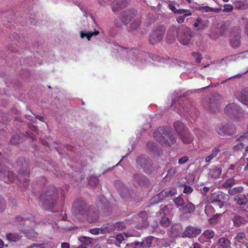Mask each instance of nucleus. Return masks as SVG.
<instances>
[{"instance_id":"obj_60","label":"nucleus","mask_w":248,"mask_h":248,"mask_svg":"<svg viewBox=\"0 0 248 248\" xmlns=\"http://www.w3.org/2000/svg\"><path fill=\"white\" fill-rule=\"evenodd\" d=\"M233 6L231 4H225L223 11L226 12H229L232 10Z\"/></svg>"},{"instance_id":"obj_48","label":"nucleus","mask_w":248,"mask_h":248,"mask_svg":"<svg viewBox=\"0 0 248 248\" xmlns=\"http://www.w3.org/2000/svg\"><path fill=\"white\" fill-rule=\"evenodd\" d=\"M245 140H248V130L243 133L239 137L236 139V141H245Z\"/></svg>"},{"instance_id":"obj_37","label":"nucleus","mask_w":248,"mask_h":248,"mask_svg":"<svg viewBox=\"0 0 248 248\" xmlns=\"http://www.w3.org/2000/svg\"><path fill=\"white\" fill-rule=\"evenodd\" d=\"M235 184V181L233 178L227 180L223 184L222 187L225 188H229L233 186Z\"/></svg>"},{"instance_id":"obj_34","label":"nucleus","mask_w":248,"mask_h":248,"mask_svg":"<svg viewBox=\"0 0 248 248\" xmlns=\"http://www.w3.org/2000/svg\"><path fill=\"white\" fill-rule=\"evenodd\" d=\"M119 192L121 197L124 200L127 201L130 199V194L128 190L126 188L124 187L122 190L119 189Z\"/></svg>"},{"instance_id":"obj_46","label":"nucleus","mask_w":248,"mask_h":248,"mask_svg":"<svg viewBox=\"0 0 248 248\" xmlns=\"http://www.w3.org/2000/svg\"><path fill=\"white\" fill-rule=\"evenodd\" d=\"M20 141V138L18 135H14L11 137L10 143L13 144H18Z\"/></svg>"},{"instance_id":"obj_55","label":"nucleus","mask_w":248,"mask_h":248,"mask_svg":"<svg viewBox=\"0 0 248 248\" xmlns=\"http://www.w3.org/2000/svg\"><path fill=\"white\" fill-rule=\"evenodd\" d=\"M202 9H203L206 12H218L219 11L218 9L213 8L208 6L202 7Z\"/></svg>"},{"instance_id":"obj_11","label":"nucleus","mask_w":248,"mask_h":248,"mask_svg":"<svg viewBox=\"0 0 248 248\" xmlns=\"http://www.w3.org/2000/svg\"><path fill=\"white\" fill-rule=\"evenodd\" d=\"M224 112L226 115L231 117H236L237 119L239 115L242 114V109L234 103L228 105L225 108Z\"/></svg>"},{"instance_id":"obj_62","label":"nucleus","mask_w":248,"mask_h":248,"mask_svg":"<svg viewBox=\"0 0 248 248\" xmlns=\"http://www.w3.org/2000/svg\"><path fill=\"white\" fill-rule=\"evenodd\" d=\"M116 239L119 242L122 243L124 240V238L122 234H119L116 235Z\"/></svg>"},{"instance_id":"obj_61","label":"nucleus","mask_w":248,"mask_h":248,"mask_svg":"<svg viewBox=\"0 0 248 248\" xmlns=\"http://www.w3.org/2000/svg\"><path fill=\"white\" fill-rule=\"evenodd\" d=\"M195 134L197 135V136L198 138H199V137H202L203 136V134H204L203 132L201 131L199 129H195Z\"/></svg>"},{"instance_id":"obj_43","label":"nucleus","mask_w":248,"mask_h":248,"mask_svg":"<svg viewBox=\"0 0 248 248\" xmlns=\"http://www.w3.org/2000/svg\"><path fill=\"white\" fill-rule=\"evenodd\" d=\"M241 162V167L242 166H244V170L245 171H248V158H242L240 160Z\"/></svg>"},{"instance_id":"obj_63","label":"nucleus","mask_w":248,"mask_h":248,"mask_svg":"<svg viewBox=\"0 0 248 248\" xmlns=\"http://www.w3.org/2000/svg\"><path fill=\"white\" fill-rule=\"evenodd\" d=\"M229 169L231 170H233L234 172H237V173H238L239 171V170H240L239 168H237V169L236 168L235 164H232V165H231V166H230Z\"/></svg>"},{"instance_id":"obj_45","label":"nucleus","mask_w":248,"mask_h":248,"mask_svg":"<svg viewBox=\"0 0 248 248\" xmlns=\"http://www.w3.org/2000/svg\"><path fill=\"white\" fill-rule=\"evenodd\" d=\"M160 224L161 226L167 227L170 225V221L167 217H162L160 220Z\"/></svg>"},{"instance_id":"obj_54","label":"nucleus","mask_w":248,"mask_h":248,"mask_svg":"<svg viewBox=\"0 0 248 248\" xmlns=\"http://www.w3.org/2000/svg\"><path fill=\"white\" fill-rule=\"evenodd\" d=\"M138 216L140 217L143 221L146 222L147 220V214L145 211H141L140 212Z\"/></svg>"},{"instance_id":"obj_33","label":"nucleus","mask_w":248,"mask_h":248,"mask_svg":"<svg viewBox=\"0 0 248 248\" xmlns=\"http://www.w3.org/2000/svg\"><path fill=\"white\" fill-rule=\"evenodd\" d=\"M174 202L176 207L179 209V211L182 206L185 204V201L181 196H179L174 200Z\"/></svg>"},{"instance_id":"obj_29","label":"nucleus","mask_w":248,"mask_h":248,"mask_svg":"<svg viewBox=\"0 0 248 248\" xmlns=\"http://www.w3.org/2000/svg\"><path fill=\"white\" fill-rule=\"evenodd\" d=\"M221 169L217 167H214L210 170L209 175L213 178L217 179L219 177L221 174Z\"/></svg>"},{"instance_id":"obj_42","label":"nucleus","mask_w":248,"mask_h":248,"mask_svg":"<svg viewBox=\"0 0 248 248\" xmlns=\"http://www.w3.org/2000/svg\"><path fill=\"white\" fill-rule=\"evenodd\" d=\"M126 246L129 248H143L141 242H134L127 244Z\"/></svg>"},{"instance_id":"obj_18","label":"nucleus","mask_w":248,"mask_h":248,"mask_svg":"<svg viewBox=\"0 0 248 248\" xmlns=\"http://www.w3.org/2000/svg\"><path fill=\"white\" fill-rule=\"evenodd\" d=\"M232 221L233 225L236 227H239L242 225L245 224L246 223H248V218L246 219L243 217L234 214V216L232 218Z\"/></svg>"},{"instance_id":"obj_12","label":"nucleus","mask_w":248,"mask_h":248,"mask_svg":"<svg viewBox=\"0 0 248 248\" xmlns=\"http://www.w3.org/2000/svg\"><path fill=\"white\" fill-rule=\"evenodd\" d=\"M177 189L174 187H170L163 189L160 193L154 197V202L158 199L156 202H159L166 197H172L177 194Z\"/></svg>"},{"instance_id":"obj_28","label":"nucleus","mask_w":248,"mask_h":248,"mask_svg":"<svg viewBox=\"0 0 248 248\" xmlns=\"http://www.w3.org/2000/svg\"><path fill=\"white\" fill-rule=\"evenodd\" d=\"M221 151L220 148L218 147H214L211 152V154L205 157V161L206 162H210L212 159L216 157L218 154Z\"/></svg>"},{"instance_id":"obj_27","label":"nucleus","mask_w":248,"mask_h":248,"mask_svg":"<svg viewBox=\"0 0 248 248\" xmlns=\"http://www.w3.org/2000/svg\"><path fill=\"white\" fill-rule=\"evenodd\" d=\"M234 201L240 205H245L248 202V199L244 194H240L235 196Z\"/></svg>"},{"instance_id":"obj_38","label":"nucleus","mask_w":248,"mask_h":248,"mask_svg":"<svg viewBox=\"0 0 248 248\" xmlns=\"http://www.w3.org/2000/svg\"><path fill=\"white\" fill-rule=\"evenodd\" d=\"M240 97L242 100L248 105V90H243L240 93Z\"/></svg>"},{"instance_id":"obj_3","label":"nucleus","mask_w":248,"mask_h":248,"mask_svg":"<svg viewBox=\"0 0 248 248\" xmlns=\"http://www.w3.org/2000/svg\"><path fill=\"white\" fill-rule=\"evenodd\" d=\"M90 207L83 199L79 198L73 202L71 211L75 216L84 217Z\"/></svg>"},{"instance_id":"obj_64","label":"nucleus","mask_w":248,"mask_h":248,"mask_svg":"<svg viewBox=\"0 0 248 248\" xmlns=\"http://www.w3.org/2000/svg\"><path fill=\"white\" fill-rule=\"evenodd\" d=\"M28 127L33 131H35L37 129L36 127L31 123L28 124Z\"/></svg>"},{"instance_id":"obj_25","label":"nucleus","mask_w":248,"mask_h":248,"mask_svg":"<svg viewBox=\"0 0 248 248\" xmlns=\"http://www.w3.org/2000/svg\"><path fill=\"white\" fill-rule=\"evenodd\" d=\"M246 234L244 232H238L234 238V244L236 245L237 242L240 243L247 247L246 243Z\"/></svg>"},{"instance_id":"obj_49","label":"nucleus","mask_w":248,"mask_h":248,"mask_svg":"<svg viewBox=\"0 0 248 248\" xmlns=\"http://www.w3.org/2000/svg\"><path fill=\"white\" fill-rule=\"evenodd\" d=\"M184 189L183 190V192L186 194H190L193 191V188L190 186H188L186 185H183Z\"/></svg>"},{"instance_id":"obj_57","label":"nucleus","mask_w":248,"mask_h":248,"mask_svg":"<svg viewBox=\"0 0 248 248\" xmlns=\"http://www.w3.org/2000/svg\"><path fill=\"white\" fill-rule=\"evenodd\" d=\"M89 232L94 235H97L99 233H101V229L100 228H94L91 229Z\"/></svg>"},{"instance_id":"obj_6","label":"nucleus","mask_w":248,"mask_h":248,"mask_svg":"<svg viewBox=\"0 0 248 248\" xmlns=\"http://www.w3.org/2000/svg\"><path fill=\"white\" fill-rule=\"evenodd\" d=\"M137 166L139 169H142L146 174H150L154 171L153 162L147 156L142 155L138 156L136 159Z\"/></svg>"},{"instance_id":"obj_9","label":"nucleus","mask_w":248,"mask_h":248,"mask_svg":"<svg viewBox=\"0 0 248 248\" xmlns=\"http://www.w3.org/2000/svg\"><path fill=\"white\" fill-rule=\"evenodd\" d=\"M177 37L181 44L187 45L190 43L192 37V32L188 28H179L177 31Z\"/></svg>"},{"instance_id":"obj_50","label":"nucleus","mask_w":248,"mask_h":248,"mask_svg":"<svg viewBox=\"0 0 248 248\" xmlns=\"http://www.w3.org/2000/svg\"><path fill=\"white\" fill-rule=\"evenodd\" d=\"M192 56L195 58V62L197 63H200L201 62L202 57L201 54L199 52H193Z\"/></svg>"},{"instance_id":"obj_53","label":"nucleus","mask_w":248,"mask_h":248,"mask_svg":"<svg viewBox=\"0 0 248 248\" xmlns=\"http://www.w3.org/2000/svg\"><path fill=\"white\" fill-rule=\"evenodd\" d=\"M15 175L12 171L8 172V182H7L6 180H4L3 181L6 183H12L14 180Z\"/></svg>"},{"instance_id":"obj_41","label":"nucleus","mask_w":248,"mask_h":248,"mask_svg":"<svg viewBox=\"0 0 248 248\" xmlns=\"http://www.w3.org/2000/svg\"><path fill=\"white\" fill-rule=\"evenodd\" d=\"M115 226V230L122 231L125 228V224L123 222H117L114 224Z\"/></svg>"},{"instance_id":"obj_2","label":"nucleus","mask_w":248,"mask_h":248,"mask_svg":"<svg viewBox=\"0 0 248 248\" xmlns=\"http://www.w3.org/2000/svg\"><path fill=\"white\" fill-rule=\"evenodd\" d=\"M58 190L54 186H48L40 195V201L42 207L46 210L51 209L58 199Z\"/></svg>"},{"instance_id":"obj_14","label":"nucleus","mask_w":248,"mask_h":248,"mask_svg":"<svg viewBox=\"0 0 248 248\" xmlns=\"http://www.w3.org/2000/svg\"><path fill=\"white\" fill-rule=\"evenodd\" d=\"M177 28L175 26H171L167 31L166 36V41L169 44H172L175 41L176 34L177 35Z\"/></svg>"},{"instance_id":"obj_51","label":"nucleus","mask_w":248,"mask_h":248,"mask_svg":"<svg viewBox=\"0 0 248 248\" xmlns=\"http://www.w3.org/2000/svg\"><path fill=\"white\" fill-rule=\"evenodd\" d=\"M190 15H191V13L188 12V13H186L182 16H179L177 18V19H176L177 21L179 23H182L184 22L186 17L189 16Z\"/></svg>"},{"instance_id":"obj_26","label":"nucleus","mask_w":248,"mask_h":248,"mask_svg":"<svg viewBox=\"0 0 248 248\" xmlns=\"http://www.w3.org/2000/svg\"><path fill=\"white\" fill-rule=\"evenodd\" d=\"M7 239L11 242H16L19 241L22 236L17 233H8L6 235Z\"/></svg>"},{"instance_id":"obj_56","label":"nucleus","mask_w":248,"mask_h":248,"mask_svg":"<svg viewBox=\"0 0 248 248\" xmlns=\"http://www.w3.org/2000/svg\"><path fill=\"white\" fill-rule=\"evenodd\" d=\"M5 208V201L2 198L1 196H0V212H2Z\"/></svg>"},{"instance_id":"obj_21","label":"nucleus","mask_w":248,"mask_h":248,"mask_svg":"<svg viewBox=\"0 0 248 248\" xmlns=\"http://www.w3.org/2000/svg\"><path fill=\"white\" fill-rule=\"evenodd\" d=\"M126 2L122 0L114 1L112 3V9L114 12H117L126 6Z\"/></svg>"},{"instance_id":"obj_16","label":"nucleus","mask_w":248,"mask_h":248,"mask_svg":"<svg viewBox=\"0 0 248 248\" xmlns=\"http://www.w3.org/2000/svg\"><path fill=\"white\" fill-rule=\"evenodd\" d=\"M181 141L185 144H189L193 140L194 137L189 129H186L184 132L178 135Z\"/></svg>"},{"instance_id":"obj_30","label":"nucleus","mask_w":248,"mask_h":248,"mask_svg":"<svg viewBox=\"0 0 248 248\" xmlns=\"http://www.w3.org/2000/svg\"><path fill=\"white\" fill-rule=\"evenodd\" d=\"M101 233H109L115 230V226L113 224L107 223L103 225L101 227Z\"/></svg>"},{"instance_id":"obj_47","label":"nucleus","mask_w":248,"mask_h":248,"mask_svg":"<svg viewBox=\"0 0 248 248\" xmlns=\"http://www.w3.org/2000/svg\"><path fill=\"white\" fill-rule=\"evenodd\" d=\"M78 240L80 241L82 243H86V244H91V243H92V238L84 236H80L78 238Z\"/></svg>"},{"instance_id":"obj_35","label":"nucleus","mask_w":248,"mask_h":248,"mask_svg":"<svg viewBox=\"0 0 248 248\" xmlns=\"http://www.w3.org/2000/svg\"><path fill=\"white\" fill-rule=\"evenodd\" d=\"M152 236L148 237L147 238L143 240L141 242L143 248L151 247L152 244Z\"/></svg>"},{"instance_id":"obj_31","label":"nucleus","mask_w":248,"mask_h":248,"mask_svg":"<svg viewBox=\"0 0 248 248\" xmlns=\"http://www.w3.org/2000/svg\"><path fill=\"white\" fill-rule=\"evenodd\" d=\"M99 31L94 30V31H88L85 32L84 31H81L80 32V37L83 38L85 37H86L88 40H90L91 38L93 35H96L99 34Z\"/></svg>"},{"instance_id":"obj_23","label":"nucleus","mask_w":248,"mask_h":248,"mask_svg":"<svg viewBox=\"0 0 248 248\" xmlns=\"http://www.w3.org/2000/svg\"><path fill=\"white\" fill-rule=\"evenodd\" d=\"M173 126L178 135L184 132L186 129H188L184 124L180 121L174 122Z\"/></svg>"},{"instance_id":"obj_13","label":"nucleus","mask_w":248,"mask_h":248,"mask_svg":"<svg viewBox=\"0 0 248 248\" xmlns=\"http://www.w3.org/2000/svg\"><path fill=\"white\" fill-rule=\"evenodd\" d=\"M201 232L200 228L188 226L186 227L182 234L183 237H195Z\"/></svg>"},{"instance_id":"obj_59","label":"nucleus","mask_w":248,"mask_h":248,"mask_svg":"<svg viewBox=\"0 0 248 248\" xmlns=\"http://www.w3.org/2000/svg\"><path fill=\"white\" fill-rule=\"evenodd\" d=\"M226 29L227 28L226 25L224 24H222L220 27L219 34L221 36L224 35L225 33Z\"/></svg>"},{"instance_id":"obj_52","label":"nucleus","mask_w":248,"mask_h":248,"mask_svg":"<svg viewBox=\"0 0 248 248\" xmlns=\"http://www.w3.org/2000/svg\"><path fill=\"white\" fill-rule=\"evenodd\" d=\"M177 171L176 168L175 167H172L170 168L167 172V176L171 177L174 175Z\"/></svg>"},{"instance_id":"obj_7","label":"nucleus","mask_w":248,"mask_h":248,"mask_svg":"<svg viewBox=\"0 0 248 248\" xmlns=\"http://www.w3.org/2000/svg\"><path fill=\"white\" fill-rule=\"evenodd\" d=\"M229 199V196L228 194L218 191L211 194L210 200L211 203L214 205L218 206L219 208H221Z\"/></svg>"},{"instance_id":"obj_36","label":"nucleus","mask_w":248,"mask_h":248,"mask_svg":"<svg viewBox=\"0 0 248 248\" xmlns=\"http://www.w3.org/2000/svg\"><path fill=\"white\" fill-rule=\"evenodd\" d=\"M239 142L232 147V150L234 152H237L242 151L245 147V144L243 141H238Z\"/></svg>"},{"instance_id":"obj_5","label":"nucleus","mask_w":248,"mask_h":248,"mask_svg":"<svg viewBox=\"0 0 248 248\" xmlns=\"http://www.w3.org/2000/svg\"><path fill=\"white\" fill-rule=\"evenodd\" d=\"M137 14V11L134 9H128L123 11L119 18L114 20L115 26L117 28H121L123 24L126 25L128 24Z\"/></svg>"},{"instance_id":"obj_40","label":"nucleus","mask_w":248,"mask_h":248,"mask_svg":"<svg viewBox=\"0 0 248 248\" xmlns=\"http://www.w3.org/2000/svg\"><path fill=\"white\" fill-rule=\"evenodd\" d=\"M243 190V188L242 186H237L232 189H230L229 190V193L231 195H234L236 194L241 192Z\"/></svg>"},{"instance_id":"obj_39","label":"nucleus","mask_w":248,"mask_h":248,"mask_svg":"<svg viewBox=\"0 0 248 248\" xmlns=\"http://www.w3.org/2000/svg\"><path fill=\"white\" fill-rule=\"evenodd\" d=\"M88 184L92 186H95L99 183V180L96 177L90 176L88 179Z\"/></svg>"},{"instance_id":"obj_10","label":"nucleus","mask_w":248,"mask_h":248,"mask_svg":"<svg viewBox=\"0 0 248 248\" xmlns=\"http://www.w3.org/2000/svg\"><path fill=\"white\" fill-rule=\"evenodd\" d=\"M216 130L220 136H230L236 133L234 126L229 124L226 125L222 124H218L216 127Z\"/></svg>"},{"instance_id":"obj_44","label":"nucleus","mask_w":248,"mask_h":248,"mask_svg":"<svg viewBox=\"0 0 248 248\" xmlns=\"http://www.w3.org/2000/svg\"><path fill=\"white\" fill-rule=\"evenodd\" d=\"M208 109L213 113H216L219 111V107L215 103H212L209 106Z\"/></svg>"},{"instance_id":"obj_1","label":"nucleus","mask_w":248,"mask_h":248,"mask_svg":"<svg viewBox=\"0 0 248 248\" xmlns=\"http://www.w3.org/2000/svg\"><path fill=\"white\" fill-rule=\"evenodd\" d=\"M154 137L161 145L171 146L176 141L174 134L168 126L160 127L154 133Z\"/></svg>"},{"instance_id":"obj_4","label":"nucleus","mask_w":248,"mask_h":248,"mask_svg":"<svg viewBox=\"0 0 248 248\" xmlns=\"http://www.w3.org/2000/svg\"><path fill=\"white\" fill-rule=\"evenodd\" d=\"M17 164L22 166L19 170L18 179L24 186H28L29 183L28 177L30 172L28 163L24 158H21L17 161Z\"/></svg>"},{"instance_id":"obj_22","label":"nucleus","mask_w":248,"mask_h":248,"mask_svg":"<svg viewBox=\"0 0 248 248\" xmlns=\"http://www.w3.org/2000/svg\"><path fill=\"white\" fill-rule=\"evenodd\" d=\"M231 242L226 237L220 238L217 242V248H231Z\"/></svg>"},{"instance_id":"obj_8","label":"nucleus","mask_w":248,"mask_h":248,"mask_svg":"<svg viewBox=\"0 0 248 248\" xmlns=\"http://www.w3.org/2000/svg\"><path fill=\"white\" fill-rule=\"evenodd\" d=\"M166 28L164 26H159L153 30L149 36V43L155 45L160 42L162 40Z\"/></svg>"},{"instance_id":"obj_17","label":"nucleus","mask_w":248,"mask_h":248,"mask_svg":"<svg viewBox=\"0 0 248 248\" xmlns=\"http://www.w3.org/2000/svg\"><path fill=\"white\" fill-rule=\"evenodd\" d=\"M230 43L232 47L237 48L240 46V32L238 30L236 32H231Z\"/></svg>"},{"instance_id":"obj_58","label":"nucleus","mask_w":248,"mask_h":248,"mask_svg":"<svg viewBox=\"0 0 248 248\" xmlns=\"http://www.w3.org/2000/svg\"><path fill=\"white\" fill-rule=\"evenodd\" d=\"M188 157L187 156H184L181 158H180L178 160V163L180 165H183L186 163L188 161Z\"/></svg>"},{"instance_id":"obj_32","label":"nucleus","mask_w":248,"mask_h":248,"mask_svg":"<svg viewBox=\"0 0 248 248\" xmlns=\"http://www.w3.org/2000/svg\"><path fill=\"white\" fill-rule=\"evenodd\" d=\"M215 235V232L211 230H205L203 233L202 234V235L199 237V240L202 239V237H204L207 239H211L213 238Z\"/></svg>"},{"instance_id":"obj_15","label":"nucleus","mask_w":248,"mask_h":248,"mask_svg":"<svg viewBox=\"0 0 248 248\" xmlns=\"http://www.w3.org/2000/svg\"><path fill=\"white\" fill-rule=\"evenodd\" d=\"M85 217L89 223L95 222L98 219V212L95 208L90 207Z\"/></svg>"},{"instance_id":"obj_20","label":"nucleus","mask_w":248,"mask_h":248,"mask_svg":"<svg viewBox=\"0 0 248 248\" xmlns=\"http://www.w3.org/2000/svg\"><path fill=\"white\" fill-rule=\"evenodd\" d=\"M133 180L137 182L140 186H144L148 184V178L141 173H136L133 175Z\"/></svg>"},{"instance_id":"obj_24","label":"nucleus","mask_w":248,"mask_h":248,"mask_svg":"<svg viewBox=\"0 0 248 248\" xmlns=\"http://www.w3.org/2000/svg\"><path fill=\"white\" fill-rule=\"evenodd\" d=\"M208 20H204L201 17H198L194 23V26L198 28L199 30H202L208 27Z\"/></svg>"},{"instance_id":"obj_19","label":"nucleus","mask_w":248,"mask_h":248,"mask_svg":"<svg viewBox=\"0 0 248 248\" xmlns=\"http://www.w3.org/2000/svg\"><path fill=\"white\" fill-rule=\"evenodd\" d=\"M195 210V205L190 202L185 203V204L180 209V211L184 214L193 213Z\"/></svg>"}]
</instances>
